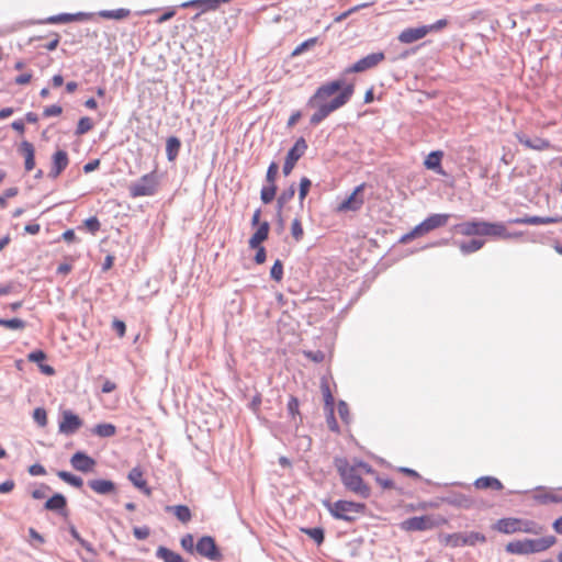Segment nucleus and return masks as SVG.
Returning a JSON list of instances; mask_svg holds the SVG:
<instances>
[{
    "label": "nucleus",
    "mask_w": 562,
    "mask_h": 562,
    "mask_svg": "<svg viewBox=\"0 0 562 562\" xmlns=\"http://www.w3.org/2000/svg\"><path fill=\"white\" fill-rule=\"evenodd\" d=\"M353 92L355 86L352 83L344 86L341 80H333L318 87L307 101V105L315 109L311 116V124H319L329 114L344 106Z\"/></svg>",
    "instance_id": "obj_1"
},
{
    "label": "nucleus",
    "mask_w": 562,
    "mask_h": 562,
    "mask_svg": "<svg viewBox=\"0 0 562 562\" xmlns=\"http://www.w3.org/2000/svg\"><path fill=\"white\" fill-rule=\"evenodd\" d=\"M335 464L347 490L364 498L370 496V487L363 482L362 475L375 474L371 465L358 460L350 463L346 459H337Z\"/></svg>",
    "instance_id": "obj_2"
},
{
    "label": "nucleus",
    "mask_w": 562,
    "mask_h": 562,
    "mask_svg": "<svg viewBox=\"0 0 562 562\" xmlns=\"http://www.w3.org/2000/svg\"><path fill=\"white\" fill-rule=\"evenodd\" d=\"M458 234L462 236H492L501 238H509L510 234L503 223H491L481 220H473L460 223L454 226Z\"/></svg>",
    "instance_id": "obj_3"
},
{
    "label": "nucleus",
    "mask_w": 562,
    "mask_h": 562,
    "mask_svg": "<svg viewBox=\"0 0 562 562\" xmlns=\"http://www.w3.org/2000/svg\"><path fill=\"white\" fill-rule=\"evenodd\" d=\"M557 542L554 536H547L539 539H524L510 541L506 544V551L512 554L539 553L550 549Z\"/></svg>",
    "instance_id": "obj_4"
},
{
    "label": "nucleus",
    "mask_w": 562,
    "mask_h": 562,
    "mask_svg": "<svg viewBox=\"0 0 562 562\" xmlns=\"http://www.w3.org/2000/svg\"><path fill=\"white\" fill-rule=\"evenodd\" d=\"M493 529L505 535L525 532L531 535H539L542 532V527L532 520H524L520 518L508 517L498 519Z\"/></svg>",
    "instance_id": "obj_5"
},
{
    "label": "nucleus",
    "mask_w": 562,
    "mask_h": 562,
    "mask_svg": "<svg viewBox=\"0 0 562 562\" xmlns=\"http://www.w3.org/2000/svg\"><path fill=\"white\" fill-rule=\"evenodd\" d=\"M325 505L333 517L349 522L355 521L366 512V505L363 503L350 501H337L335 503H326Z\"/></svg>",
    "instance_id": "obj_6"
},
{
    "label": "nucleus",
    "mask_w": 562,
    "mask_h": 562,
    "mask_svg": "<svg viewBox=\"0 0 562 562\" xmlns=\"http://www.w3.org/2000/svg\"><path fill=\"white\" fill-rule=\"evenodd\" d=\"M448 519L440 515L415 516L403 520L400 528L404 531H425L447 525Z\"/></svg>",
    "instance_id": "obj_7"
},
{
    "label": "nucleus",
    "mask_w": 562,
    "mask_h": 562,
    "mask_svg": "<svg viewBox=\"0 0 562 562\" xmlns=\"http://www.w3.org/2000/svg\"><path fill=\"white\" fill-rule=\"evenodd\" d=\"M159 188V177L157 171L154 170L149 173L142 176L138 181L128 187V192L132 198L150 196L156 194Z\"/></svg>",
    "instance_id": "obj_8"
},
{
    "label": "nucleus",
    "mask_w": 562,
    "mask_h": 562,
    "mask_svg": "<svg viewBox=\"0 0 562 562\" xmlns=\"http://www.w3.org/2000/svg\"><path fill=\"white\" fill-rule=\"evenodd\" d=\"M366 188V183H361L355 188L352 193L339 203L336 207V212L346 213V212H357L364 204L363 191Z\"/></svg>",
    "instance_id": "obj_9"
},
{
    "label": "nucleus",
    "mask_w": 562,
    "mask_h": 562,
    "mask_svg": "<svg viewBox=\"0 0 562 562\" xmlns=\"http://www.w3.org/2000/svg\"><path fill=\"white\" fill-rule=\"evenodd\" d=\"M384 59H385V55L383 52H376V53L369 54L366 57L359 59L357 63H355L350 67H348L345 70V74L363 72L366 70L376 67Z\"/></svg>",
    "instance_id": "obj_10"
},
{
    "label": "nucleus",
    "mask_w": 562,
    "mask_h": 562,
    "mask_svg": "<svg viewBox=\"0 0 562 562\" xmlns=\"http://www.w3.org/2000/svg\"><path fill=\"white\" fill-rule=\"evenodd\" d=\"M306 149H307L306 140L303 137H300L295 142L293 147L289 150V153L285 157V161L283 165L284 176H289L292 172L296 161L305 154Z\"/></svg>",
    "instance_id": "obj_11"
},
{
    "label": "nucleus",
    "mask_w": 562,
    "mask_h": 562,
    "mask_svg": "<svg viewBox=\"0 0 562 562\" xmlns=\"http://www.w3.org/2000/svg\"><path fill=\"white\" fill-rule=\"evenodd\" d=\"M196 551L199 554L207 558L211 561L222 560V554L215 543V540L210 536H204L199 539L196 543Z\"/></svg>",
    "instance_id": "obj_12"
},
{
    "label": "nucleus",
    "mask_w": 562,
    "mask_h": 562,
    "mask_svg": "<svg viewBox=\"0 0 562 562\" xmlns=\"http://www.w3.org/2000/svg\"><path fill=\"white\" fill-rule=\"evenodd\" d=\"M82 426L81 418L71 411H64L58 425L59 432L65 435L75 434Z\"/></svg>",
    "instance_id": "obj_13"
},
{
    "label": "nucleus",
    "mask_w": 562,
    "mask_h": 562,
    "mask_svg": "<svg viewBox=\"0 0 562 562\" xmlns=\"http://www.w3.org/2000/svg\"><path fill=\"white\" fill-rule=\"evenodd\" d=\"M229 0H190L181 4L182 8H198L200 12L196 13L192 19L195 21L200 15L207 11H215L222 3H226Z\"/></svg>",
    "instance_id": "obj_14"
},
{
    "label": "nucleus",
    "mask_w": 562,
    "mask_h": 562,
    "mask_svg": "<svg viewBox=\"0 0 562 562\" xmlns=\"http://www.w3.org/2000/svg\"><path fill=\"white\" fill-rule=\"evenodd\" d=\"M70 464L75 470L88 473L94 470L97 462L87 453L78 451L70 458Z\"/></svg>",
    "instance_id": "obj_15"
},
{
    "label": "nucleus",
    "mask_w": 562,
    "mask_h": 562,
    "mask_svg": "<svg viewBox=\"0 0 562 562\" xmlns=\"http://www.w3.org/2000/svg\"><path fill=\"white\" fill-rule=\"evenodd\" d=\"M68 165L69 157L67 151L63 149L57 150L52 157V168L49 170L48 177L52 179L58 178Z\"/></svg>",
    "instance_id": "obj_16"
},
{
    "label": "nucleus",
    "mask_w": 562,
    "mask_h": 562,
    "mask_svg": "<svg viewBox=\"0 0 562 562\" xmlns=\"http://www.w3.org/2000/svg\"><path fill=\"white\" fill-rule=\"evenodd\" d=\"M428 34V30L425 25L418 26V27H408L403 30L398 34V41L402 44H412L414 42H417L422 38H424Z\"/></svg>",
    "instance_id": "obj_17"
},
{
    "label": "nucleus",
    "mask_w": 562,
    "mask_h": 562,
    "mask_svg": "<svg viewBox=\"0 0 562 562\" xmlns=\"http://www.w3.org/2000/svg\"><path fill=\"white\" fill-rule=\"evenodd\" d=\"M131 483L142 491L146 496L151 495V488L148 486L147 481L144 479V472L139 467L133 468L127 475Z\"/></svg>",
    "instance_id": "obj_18"
},
{
    "label": "nucleus",
    "mask_w": 562,
    "mask_h": 562,
    "mask_svg": "<svg viewBox=\"0 0 562 562\" xmlns=\"http://www.w3.org/2000/svg\"><path fill=\"white\" fill-rule=\"evenodd\" d=\"M88 486L99 495H110L116 492V485L111 480L94 479L88 482Z\"/></svg>",
    "instance_id": "obj_19"
},
{
    "label": "nucleus",
    "mask_w": 562,
    "mask_h": 562,
    "mask_svg": "<svg viewBox=\"0 0 562 562\" xmlns=\"http://www.w3.org/2000/svg\"><path fill=\"white\" fill-rule=\"evenodd\" d=\"M518 142L524 145L526 148L533 149V150H547L551 147V143L541 137H536L535 139H530L526 136L517 135Z\"/></svg>",
    "instance_id": "obj_20"
},
{
    "label": "nucleus",
    "mask_w": 562,
    "mask_h": 562,
    "mask_svg": "<svg viewBox=\"0 0 562 562\" xmlns=\"http://www.w3.org/2000/svg\"><path fill=\"white\" fill-rule=\"evenodd\" d=\"M20 153L24 156L25 159V170H33L35 167L34 146L30 142L23 140L20 145Z\"/></svg>",
    "instance_id": "obj_21"
},
{
    "label": "nucleus",
    "mask_w": 562,
    "mask_h": 562,
    "mask_svg": "<svg viewBox=\"0 0 562 562\" xmlns=\"http://www.w3.org/2000/svg\"><path fill=\"white\" fill-rule=\"evenodd\" d=\"M295 194V187L291 184L286 190L281 192L277 200V216L279 217L280 223H283L282 212L288 202H290Z\"/></svg>",
    "instance_id": "obj_22"
},
{
    "label": "nucleus",
    "mask_w": 562,
    "mask_h": 562,
    "mask_svg": "<svg viewBox=\"0 0 562 562\" xmlns=\"http://www.w3.org/2000/svg\"><path fill=\"white\" fill-rule=\"evenodd\" d=\"M270 226L268 222L261 223L257 231L252 234V236L249 239V246L251 248H257L261 245L262 241H265L269 236Z\"/></svg>",
    "instance_id": "obj_23"
},
{
    "label": "nucleus",
    "mask_w": 562,
    "mask_h": 562,
    "mask_svg": "<svg viewBox=\"0 0 562 562\" xmlns=\"http://www.w3.org/2000/svg\"><path fill=\"white\" fill-rule=\"evenodd\" d=\"M442 156L443 154L440 150L431 151L424 161L425 167L436 171L439 175H445V171L441 167Z\"/></svg>",
    "instance_id": "obj_24"
},
{
    "label": "nucleus",
    "mask_w": 562,
    "mask_h": 562,
    "mask_svg": "<svg viewBox=\"0 0 562 562\" xmlns=\"http://www.w3.org/2000/svg\"><path fill=\"white\" fill-rule=\"evenodd\" d=\"M474 486L476 488H479V490L491 488V490H495V491H501V490L504 488L503 483L498 479L493 477V476H482V477H479L474 482Z\"/></svg>",
    "instance_id": "obj_25"
},
{
    "label": "nucleus",
    "mask_w": 562,
    "mask_h": 562,
    "mask_svg": "<svg viewBox=\"0 0 562 562\" xmlns=\"http://www.w3.org/2000/svg\"><path fill=\"white\" fill-rule=\"evenodd\" d=\"M440 541L443 546L451 547V548H458V547L465 546L464 533H462V532L445 535L441 537Z\"/></svg>",
    "instance_id": "obj_26"
},
{
    "label": "nucleus",
    "mask_w": 562,
    "mask_h": 562,
    "mask_svg": "<svg viewBox=\"0 0 562 562\" xmlns=\"http://www.w3.org/2000/svg\"><path fill=\"white\" fill-rule=\"evenodd\" d=\"M432 229L430 228V226L427 225L426 221L424 220L420 224H418L417 226H415L413 228V231H411L409 233H407L406 235H404L402 237V241H409L416 237H420V236H424L426 234H428L429 232H431Z\"/></svg>",
    "instance_id": "obj_27"
},
{
    "label": "nucleus",
    "mask_w": 562,
    "mask_h": 562,
    "mask_svg": "<svg viewBox=\"0 0 562 562\" xmlns=\"http://www.w3.org/2000/svg\"><path fill=\"white\" fill-rule=\"evenodd\" d=\"M157 558L161 559L164 562H184L182 557L166 548V547H159L156 552Z\"/></svg>",
    "instance_id": "obj_28"
},
{
    "label": "nucleus",
    "mask_w": 562,
    "mask_h": 562,
    "mask_svg": "<svg viewBox=\"0 0 562 562\" xmlns=\"http://www.w3.org/2000/svg\"><path fill=\"white\" fill-rule=\"evenodd\" d=\"M67 506L66 497L61 494H55L45 503V509L47 510H63Z\"/></svg>",
    "instance_id": "obj_29"
},
{
    "label": "nucleus",
    "mask_w": 562,
    "mask_h": 562,
    "mask_svg": "<svg viewBox=\"0 0 562 562\" xmlns=\"http://www.w3.org/2000/svg\"><path fill=\"white\" fill-rule=\"evenodd\" d=\"M181 143L178 137L171 136L166 142V153L169 161H173L180 150Z\"/></svg>",
    "instance_id": "obj_30"
},
{
    "label": "nucleus",
    "mask_w": 562,
    "mask_h": 562,
    "mask_svg": "<svg viewBox=\"0 0 562 562\" xmlns=\"http://www.w3.org/2000/svg\"><path fill=\"white\" fill-rule=\"evenodd\" d=\"M168 510H172L175 516L183 524L189 522L192 518L191 510L186 505H176L167 507Z\"/></svg>",
    "instance_id": "obj_31"
},
{
    "label": "nucleus",
    "mask_w": 562,
    "mask_h": 562,
    "mask_svg": "<svg viewBox=\"0 0 562 562\" xmlns=\"http://www.w3.org/2000/svg\"><path fill=\"white\" fill-rule=\"evenodd\" d=\"M92 432L99 437L108 438L112 437L116 432V427L113 424L104 423V424H98L92 429Z\"/></svg>",
    "instance_id": "obj_32"
},
{
    "label": "nucleus",
    "mask_w": 562,
    "mask_h": 562,
    "mask_svg": "<svg viewBox=\"0 0 562 562\" xmlns=\"http://www.w3.org/2000/svg\"><path fill=\"white\" fill-rule=\"evenodd\" d=\"M449 218V214H432L428 216L425 221L427 225L430 226V228L434 231L436 228L447 225Z\"/></svg>",
    "instance_id": "obj_33"
},
{
    "label": "nucleus",
    "mask_w": 562,
    "mask_h": 562,
    "mask_svg": "<svg viewBox=\"0 0 562 562\" xmlns=\"http://www.w3.org/2000/svg\"><path fill=\"white\" fill-rule=\"evenodd\" d=\"M57 475L60 480H63L65 483L76 487L81 488L83 485V481L80 476H77L70 472L67 471H58Z\"/></svg>",
    "instance_id": "obj_34"
},
{
    "label": "nucleus",
    "mask_w": 562,
    "mask_h": 562,
    "mask_svg": "<svg viewBox=\"0 0 562 562\" xmlns=\"http://www.w3.org/2000/svg\"><path fill=\"white\" fill-rule=\"evenodd\" d=\"M516 224H529V225H539V224H550L554 223L555 220L551 217H539V216H532V217H525V218H516L512 221Z\"/></svg>",
    "instance_id": "obj_35"
},
{
    "label": "nucleus",
    "mask_w": 562,
    "mask_h": 562,
    "mask_svg": "<svg viewBox=\"0 0 562 562\" xmlns=\"http://www.w3.org/2000/svg\"><path fill=\"white\" fill-rule=\"evenodd\" d=\"M484 245L483 240L472 239L470 241H463L459 245L460 250L468 255L480 250Z\"/></svg>",
    "instance_id": "obj_36"
},
{
    "label": "nucleus",
    "mask_w": 562,
    "mask_h": 562,
    "mask_svg": "<svg viewBox=\"0 0 562 562\" xmlns=\"http://www.w3.org/2000/svg\"><path fill=\"white\" fill-rule=\"evenodd\" d=\"M277 184H269L265 186L260 191V199L265 204H269L272 202L276 198L277 193Z\"/></svg>",
    "instance_id": "obj_37"
},
{
    "label": "nucleus",
    "mask_w": 562,
    "mask_h": 562,
    "mask_svg": "<svg viewBox=\"0 0 562 562\" xmlns=\"http://www.w3.org/2000/svg\"><path fill=\"white\" fill-rule=\"evenodd\" d=\"M130 15V10L127 9H116V10H105L100 12V16L104 19H114L122 20Z\"/></svg>",
    "instance_id": "obj_38"
},
{
    "label": "nucleus",
    "mask_w": 562,
    "mask_h": 562,
    "mask_svg": "<svg viewBox=\"0 0 562 562\" xmlns=\"http://www.w3.org/2000/svg\"><path fill=\"white\" fill-rule=\"evenodd\" d=\"M322 394L324 397L325 406L333 413L334 408V396L331 394L329 384L327 382H323L321 384Z\"/></svg>",
    "instance_id": "obj_39"
},
{
    "label": "nucleus",
    "mask_w": 562,
    "mask_h": 562,
    "mask_svg": "<svg viewBox=\"0 0 562 562\" xmlns=\"http://www.w3.org/2000/svg\"><path fill=\"white\" fill-rule=\"evenodd\" d=\"M465 546H475L476 543H484L486 538L483 533L471 531L469 533H464Z\"/></svg>",
    "instance_id": "obj_40"
},
{
    "label": "nucleus",
    "mask_w": 562,
    "mask_h": 562,
    "mask_svg": "<svg viewBox=\"0 0 562 562\" xmlns=\"http://www.w3.org/2000/svg\"><path fill=\"white\" fill-rule=\"evenodd\" d=\"M93 127V122L90 117L85 116L81 117L77 124L76 134L77 135H83L91 131Z\"/></svg>",
    "instance_id": "obj_41"
},
{
    "label": "nucleus",
    "mask_w": 562,
    "mask_h": 562,
    "mask_svg": "<svg viewBox=\"0 0 562 562\" xmlns=\"http://www.w3.org/2000/svg\"><path fill=\"white\" fill-rule=\"evenodd\" d=\"M302 531L313 539L317 544L324 541V530L322 528H303Z\"/></svg>",
    "instance_id": "obj_42"
},
{
    "label": "nucleus",
    "mask_w": 562,
    "mask_h": 562,
    "mask_svg": "<svg viewBox=\"0 0 562 562\" xmlns=\"http://www.w3.org/2000/svg\"><path fill=\"white\" fill-rule=\"evenodd\" d=\"M312 182L308 178L303 177L300 181L299 200L300 204L303 205L306 195L311 189Z\"/></svg>",
    "instance_id": "obj_43"
},
{
    "label": "nucleus",
    "mask_w": 562,
    "mask_h": 562,
    "mask_svg": "<svg viewBox=\"0 0 562 562\" xmlns=\"http://www.w3.org/2000/svg\"><path fill=\"white\" fill-rule=\"evenodd\" d=\"M0 326L9 328V329H23L25 327V322L20 318H12V319L0 318Z\"/></svg>",
    "instance_id": "obj_44"
},
{
    "label": "nucleus",
    "mask_w": 562,
    "mask_h": 562,
    "mask_svg": "<svg viewBox=\"0 0 562 562\" xmlns=\"http://www.w3.org/2000/svg\"><path fill=\"white\" fill-rule=\"evenodd\" d=\"M270 276L277 282H280L283 279V263L281 260L277 259L274 261L270 270Z\"/></svg>",
    "instance_id": "obj_45"
},
{
    "label": "nucleus",
    "mask_w": 562,
    "mask_h": 562,
    "mask_svg": "<svg viewBox=\"0 0 562 562\" xmlns=\"http://www.w3.org/2000/svg\"><path fill=\"white\" fill-rule=\"evenodd\" d=\"M291 234L296 241H300L304 236L303 226L300 218H294L291 224Z\"/></svg>",
    "instance_id": "obj_46"
},
{
    "label": "nucleus",
    "mask_w": 562,
    "mask_h": 562,
    "mask_svg": "<svg viewBox=\"0 0 562 562\" xmlns=\"http://www.w3.org/2000/svg\"><path fill=\"white\" fill-rule=\"evenodd\" d=\"M279 166L277 162L272 161L267 170L266 180L269 184H276V180L278 177Z\"/></svg>",
    "instance_id": "obj_47"
},
{
    "label": "nucleus",
    "mask_w": 562,
    "mask_h": 562,
    "mask_svg": "<svg viewBox=\"0 0 562 562\" xmlns=\"http://www.w3.org/2000/svg\"><path fill=\"white\" fill-rule=\"evenodd\" d=\"M316 43H317L316 37L308 38V40L304 41L303 43H301L299 46H296V48L293 50L292 55L293 56L301 55L306 49L313 47Z\"/></svg>",
    "instance_id": "obj_48"
},
{
    "label": "nucleus",
    "mask_w": 562,
    "mask_h": 562,
    "mask_svg": "<svg viewBox=\"0 0 562 562\" xmlns=\"http://www.w3.org/2000/svg\"><path fill=\"white\" fill-rule=\"evenodd\" d=\"M33 418L41 426H45L47 424V414L46 411L42 407L34 409Z\"/></svg>",
    "instance_id": "obj_49"
},
{
    "label": "nucleus",
    "mask_w": 562,
    "mask_h": 562,
    "mask_svg": "<svg viewBox=\"0 0 562 562\" xmlns=\"http://www.w3.org/2000/svg\"><path fill=\"white\" fill-rule=\"evenodd\" d=\"M85 226L91 234L94 235L100 229L101 224L95 216H92L85 221Z\"/></svg>",
    "instance_id": "obj_50"
},
{
    "label": "nucleus",
    "mask_w": 562,
    "mask_h": 562,
    "mask_svg": "<svg viewBox=\"0 0 562 562\" xmlns=\"http://www.w3.org/2000/svg\"><path fill=\"white\" fill-rule=\"evenodd\" d=\"M61 112H63V108L60 105L53 104V105L46 106L44 109L43 115L45 117L58 116L61 114Z\"/></svg>",
    "instance_id": "obj_51"
},
{
    "label": "nucleus",
    "mask_w": 562,
    "mask_h": 562,
    "mask_svg": "<svg viewBox=\"0 0 562 562\" xmlns=\"http://www.w3.org/2000/svg\"><path fill=\"white\" fill-rule=\"evenodd\" d=\"M133 533L138 540H144L149 537L150 529L147 526L134 527Z\"/></svg>",
    "instance_id": "obj_52"
},
{
    "label": "nucleus",
    "mask_w": 562,
    "mask_h": 562,
    "mask_svg": "<svg viewBox=\"0 0 562 562\" xmlns=\"http://www.w3.org/2000/svg\"><path fill=\"white\" fill-rule=\"evenodd\" d=\"M304 356L316 362V363H319V362H323L324 359H325V353L321 350H317V351H304Z\"/></svg>",
    "instance_id": "obj_53"
},
{
    "label": "nucleus",
    "mask_w": 562,
    "mask_h": 562,
    "mask_svg": "<svg viewBox=\"0 0 562 562\" xmlns=\"http://www.w3.org/2000/svg\"><path fill=\"white\" fill-rule=\"evenodd\" d=\"M447 25H448V20L447 19H440V20L436 21L435 23H432L430 25H425V26L428 30V33H430V32L441 31L445 27H447Z\"/></svg>",
    "instance_id": "obj_54"
},
{
    "label": "nucleus",
    "mask_w": 562,
    "mask_h": 562,
    "mask_svg": "<svg viewBox=\"0 0 562 562\" xmlns=\"http://www.w3.org/2000/svg\"><path fill=\"white\" fill-rule=\"evenodd\" d=\"M70 533L80 543L81 547H83L88 551L92 550L91 544L81 538V536L79 535L75 527H70Z\"/></svg>",
    "instance_id": "obj_55"
},
{
    "label": "nucleus",
    "mask_w": 562,
    "mask_h": 562,
    "mask_svg": "<svg viewBox=\"0 0 562 562\" xmlns=\"http://www.w3.org/2000/svg\"><path fill=\"white\" fill-rule=\"evenodd\" d=\"M368 5H369L368 3H362V4H359V5H356V7L351 8V9H349L348 11H346V12L339 14L338 16H336L335 21L336 22H341L342 20L348 18L351 13L357 12L358 10H360L362 8H366Z\"/></svg>",
    "instance_id": "obj_56"
},
{
    "label": "nucleus",
    "mask_w": 562,
    "mask_h": 562,
    "mask_svg": "<svg viewBox=\"0 0 562 562\" xmlns=\"http://www.w3.org/2000/svg\"><path fill=\"white\" fill-rule=\"evenodd\" d=\"M112 327L116 331L119 337H124L125 336L126 326H125V323L123 321L114 319L113 323H112Z\"/></svg>",
    "instance_id": "obj_57"
},
{
    "label": "nucleus",
    "mask_w": 562,
    "mask_h": 562,
    "mask_svg": "<svg viewBox=\"0 0 562 562\" xmlns=\"http://www.w3.org/2000/svg\"><path fill=\"white\" fill-rule=\"evenodd\" d=\"M338 414L342 420H345L346 423L349 422V407L345 402H339Z\"/></svg>",
    "instance_id": "obj_58"
},
{
    "label": "nucleus",
    "mask_w": 562,
    "mask_h": 562,
    "mask_svg": "<svg viewBox=\"0 0 562 562\" xmlns=\"http://www.w3.org/2000/svg\"><path fill=\"white\" fill-rule=\"evenodd\" d=\"M288 409L292 416L299 414V400L295 396H291L288 402Z\"/></svg>",
    "instance_id": "obj_59"
},
{
    "label": "nucleus",
    "mask_w": 562,
    "mask_h": 562,
    "mask_svg": "<svg viewBox=\"0 0 562 562\" xmlns=\"http://www.w3.org/2000/svg\"><path fill=\"white\" fill-rule=\"evenodd\" d=\"M32 78H33L32 72H25V74H22V75L15 77L14 82L19 86H25L31 82Z\"/></svg>",
    "instance_id": "obj_60"
},
{
    "label": "nucleus",
    "mask_w": 562,
    "mask_h": 562,
    "mask_svg": "<svg viewBox=\"0 0 562 562\" xmlns=\"http://www.w3.org/2000/svg\"><path fill=\"white\" fill-rule=\"evenodd\" d=\"M256 249H257V252L255 255V261H256V263L261 265L266 261V257H267L266 249L261 245L258 246Z\"/></svg>",
    "instance_id": "obj_61"
},
{
    "label": "nucleus",
    "mask_w": 562,
    "mask_h": 562,
    "mask_svg": "<svg viewBox=\"0 0 562 562\" xmlns=\"http://www.w3.org/2000/svg\"><path fill=\"white\" fill-rule=\"evenodd\" d=\"M58 44H59V35L53 34L52 40H49L46 44H44L43 47L46 48L47 50H54L57 48Z\"/></svg>",
    "instance_id": "obj_62"
},
{
    "label": "nucleus",
    "mask_w": 562,
    "mask_h": 562,
    "mask_svg": "<svg viewBox=\"0 0 562 562\" xmlns=\"http://www.w3.org/2000/svg\"><path fill=\"white\" fill-rule=\"evenodd\" d=\"M30 361L38 362L46 359V355L42 350L33 351L27 356Z\"/></svg>",
    "instance_id": "obj_63"
},
{
    "label": "nucleus",
    "mask_w": 562,
    "mask_h": 562,
    "mask_svg": "<svg viewBox=\"0 0 562 562\" xmlns=\"http://www.w3.org/2000/svg\"><path fill=\"white\" fill-rule=\"evenodd\" d=\"M181 546L189 551H192L193 548V537L191 535H187L181 539Z\"/></svg>",
    "instance_id": "obj_64"
}]
</instances>
